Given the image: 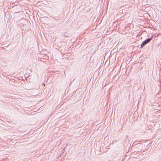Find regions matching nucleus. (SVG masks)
I'll list each match as a JSON object with an SVG mask.
<instances>
[{
	"label": "nucleus",
	"instance_id": "f03ea898",
	"mask_svg": "<svg viewBox=\"0 0 161 161\" xmlns=\"http://www.w3.org/2000/svg\"><path fill=\"white\" fill-rule=\"evenodd\" d=\"M63 36L65 37H68V35H67V34H66L65 33H64L63 34Z\"/></svg>",
	"mask_w": 161,
	"mask_h": 161
},
{
	"label": "nucleus",
	"instance_id": "f257e3e1",
	"mask_svg": "<svg viewBox=\"0 0 161 161\" xmlns=\"http://www.w3.org/2000/svg\"><path fill=\"white\" fill-rule=\"evenodd\" d=\"M153 37L150 38H148L143 41L142 44H141L140 48H142L146 44L149 43L151 40H152Z\"/></svg>",
	"mask_w": 161,
	"mask_h": 161
}]
</instances>
